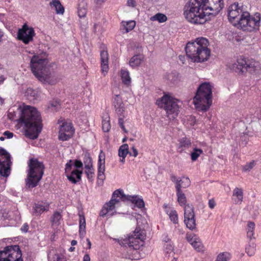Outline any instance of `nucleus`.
<instances>
[{"mask_svg":"<svg viewBox=\"0 0 261 261\" xmlns=\"http://www.w3.org/2000/svg\"><path fill=\"white\" fill-rule=\"evenodd\" d=\"M20 121L25 127V135L31 139H36L42 130L40 113L33 107L24 106L19 108Z\"/></svg>","mask_w":261,"mask_h":261,"instance_id":"obj_1","label":"nucleus"},{"mask_svg":"<svg viewBox=\"0 0 261 261\" xmlns=\"http://www.w3.org/2000/svg\"><path fill=\"white\" fill-rule=\"evenodd\" d=\"M209 45V41L206 38H197L194 41L187 43L185 47L186 55L194 63L206 61L211 54Z\"/></svg>","mask_w":261,"mask_h":261,"instance_id":"obj_2","label":"nucleus"},{"mask_svg":"<svg viewBox=\"0 0 261 261\" xmlns=\"http://www.w3.org/2000/svg\"><path fill=\"white\" fill-rule=\"evenodd\" d=\"M46 54L43 53L41 55H34L31 60V70L36 78L43 83L54 84L52 72L47 65L48 60Z\"/></svg>","mask_w":261,"mask_h":261,"instance_id":"obj_3","label":"nucleus"},{"mask_svg":"<svg viewBox=\"0 0 261 261\" xmlns=\"http://www.w3.org/2000/svg\"><path fill=\"white\" fill-rule=\"evenodd\" d=\"M183 15L189 22L194 24H202L207 20L202 0H189L184 7Z\"/></svg>","mask_w":261,"mask_h":261,"instance_id":"obj_4","label":"nucleus"},{"mask_svg":"<svg viewBox=\"0 0 261 261\" xmlns=\"http://www.w3.org/2000/svg\"><path fill=\"white\" fill-rule=\"evenodd\" d=\"M212 86L208 83H204L197 89L193 103L197 109L206 111L212 104Z\"/></svg>","mask_w":261,"mask_h":261,"instance_id":"obj_5","label":"nucleus"},{"mask_svg":"<svg viewBox=\"0 0 261 261\" xmlns=\"http://www.w3.org/2000/svg\"><path fill=\"white\" fill-rule=\"evenodd\" d=\"M29 170L26 181L27 185L30 188L35 187L41 180L44 173V166L38 159L32 158L28 163Z\"/></svg>","mask_w":261,"mask_h":261,"instance_id":"obj_6","label":"nucleus"},{"mask_svg":"<svg viewBox=\"0 0 261 261\" xmlns=\"http://www.w3.org/2000/svg\"><path fill=\"white\" fill-rule=\"evenodd\" d=\"M176 194L178 203L181 206L185 205L184 208V222L188 228L193 230L196 228L194 208L189 204L186 205L187 198L185 194L181 190L179 189V186H177Z\"/></svg>","mask_w":261,"mask_h":261,"instance_id":"obj_7","label":"nucleus"},{"mask_svg":"<svg viewBox=\"0 0 261 261\" xmlns=\"http://www.w3.org/2000/svg\"><path fill=\"white\" fill-rule=\"evenodd\" d=\"M261 14L255 13L250 16V13L246 11L242 14L238 20V27L245 31L252 32L259 30L260 25Z\"/></svg>","mask_w":261,"mask_h":261,"instance_id":"obj_8","label":"nucleus"},{"mask_svg":"<svg viewBox=\"0 0 261 261\" xmlns=\"http://www.w3.org/2000/svg\"><path fill=\"white\" fill-rule=\"evenodd\" d=\"M156 102L160 107L166 111L167 116L169 119L173 120L177 116L179 112V101L177 99L165 95L160 100H157Z\"/></svg>","mask_w":261,"mask_h":261,"instance_id":"obj_9","label":"nucleus"},{"mask_svg":"<svg viewBox=\"0 0 261 261\" xmlns=\"http://www.w3.org/2000/svg\"><path fill=\"white\" fill-rule=\"evenodd\" d=\"M127 195L124 194L122 190H115L112 194L111 199L103 205L100 211V215L104 217L109 215L110 212L115 210L116 205L120 202V200L124 201H126L125 197Z\"/></svg>","mask_w":261,"mask_h":261,"instance_id":"obj_10","label":"nucleus"},{"mask_svg":"<svg viewBox=\"0 0 261 261\" xmlns=\"http://www.w3.org/2000/svg\"><path fill=\"white\" fill-rule=\"evenodd\" d=\"M258 63L254 61L247 60L242 57L238 58L236 62L232 65V69L239 73H243L247 71L252 73L255 71Z\"/></svg>","mask_w":261,"mask_h":261,"instance_id":"obj_11","label":"nucleus"},{"mask_svg":"<svg viewBox=\"0 0 261 261\" xmlns=\"http://www.w3.org/2000/svg\"><path fill=\"white\" fill-rule=\"evenodd\" d=\"M145 239V236L138 229H136L133 233L130 234L127 238L124 239H115L118 240V243L121 246L127 245L129 247H133L134 249H139L140 245H142L143 241Z\"/></svg>","mask_w":261,"mask_h":261,"instance_id":"obj_12","label":"nucleus"},{"mask_svg":"<svg viewBox=\"0 0 261 261\" xmlns=\"http://www.w3.org/2000/svg\"><path fill=\"white\" fill-rule=\"evenodd\" d=\"M18 245L8 246L0 251V261H23Z\"/></svg>","mask_w":261,"mask_h":261,"instance_id":"obj_13","label":"nucleus"},{"mask_svg":"<svg viewBox=\"0 0 261 261\" xmlns=\"http://www.w3.org/2000/svg\"><path fill=\"white\" fill-rule=\"evenodd\" d=\"M203 2L204 11L206 15L215 16L223 7V0H202Z\"/></svg>","mask_w":261,"mask_h":261,"instance_id":"obj_14","label":"nucleus"},{"mask_svg":"<svg viewBox=\"0 0 261 261\" xmlns=\"http://www.w3.org/2000/svg\"><path fill=\"white\" fill-rule=\"evenodd\" d=\"M10 155L3 149H0V174L7 177L10 173Z\"/></svg>","mask_w":261,"mask_h":261,"instance_id":"obj_15","label":"nucleus"},{"mask_svg":"<svg viewBox=\"0 0 261 261\" xmlns=\"http://www.w3.org/2000/svg\"><path fill=\"white\" fill-rule=\"evenodd\" d=\"M35 35L34 29L29 27L27 24H24L21 29H19L17 33V39L25 44H29L33 40V37Z\"/></svg>","mask_w":261,"mask_h":261,"instance_id":"obj_16","label":"nucleus"},{"mask_svg":"<svg viewBox=\"0 0 261 261\" xmlns=\"http://www.w3.org/2000/svg\"><path fill=\"white\" fill-rule=\"evenodd\" d=\"M74 133V129L72 124L69 123L64 122L60 126L59 132V139L62 141H66L70 138Z\"/></svg>","mask_w":261,"mask_h":261,"instance_id":"obj_17","label":"nucleus"},{"mask_svg":"<svg viewBox=\"0 0 261 261\" xmlns=\"http://www.w3.org/2000/svg\"><path fill=\"white\" fill-rule=\"evenodd\" d=\"M245 11L242 8L239 7L238 4H233L229 6L228 8V16L230 21L238 22L239 17L242 16Z\"/></svg>","mask_w":261,"mask_h":261,"instance_id":"obj_18","label":"nucleus"},{"mask_svg":"<svg viewBox=\"0 0 261 261\" xmlns=\"http://www.w3.org/2000/svg\"><path fill=\"white\" fill-rule=\"evenodd\" d=\"M105 171V155L102 151H101L98 157L97 178L98 180H101L102 182L106 178Z\"/></svg>","mask_w":261,"mask_h":261,"instance_id":"obj_19","label":"nucleus"},{"mask_svg":"<svg viewBox=\"0 0 261 261\" xmlns=\"http://www.w3.org/2000/svg\"><path fill=\"white\" fill-rule=\"evenodd\" d=\"M49 210V204L43 202H38L34 204L33 207V214L36 216H39L44 212Z\"/></svg>","mask_w":261,"mask_h":261,"instance_id":"obj_20","label":"nucleus"},{"mask_svg":"<svg viewBox=\"0 0 261 261\" xmlns=\"http://www.w3.org/2000/svg\"><path fill=\"white\" fill-rule=\"evenodd\" d=\"M244 197L243 190L242 188L236 187L232 191V198L235 204L242 203Z\"/></svg>","mask_w":261,"mask_h":261,"instance_id":"obj_21","label":"nucleus"},{"mask_svg":"<svg viewBox=\"0 0 261 261\" xmlns=\"http://www.w3.org/2000/svg\"><path fill=\"white\" fill-rule=\"evenodd\" d=\"M164 241L165 242L164 245V250L165 255L168 256H173L174 253V246L171 241V240L168 238L167 236L164 239Z\"/></svg>","mask_w":261,"mask_h":261,"instance_id":"obj_22","label":"nucleus"},{"mask_svg":"<svg viewBox=\"0 0 261 261\" xmlns=\"http://www.w3.org/2000/svg\"><path fill=\"white\" fill-rule=\"evenodd\" d=\"M108 53L106 50H102L100 53L101 67V71L104 75L108 70Z\"/></svg>","mask_w":261,"mask_h":261,"instance_id":"obj_23","label":"nucleus"},{"mask_svg":"<svg viewBox=\"0 0 261 261\" xmlns=\"http://www.w3.org/2000/svg\"><path fill=\"white\" fill-rule=\"evenodd\" d=\"M83 172L78 169H74L70 174H67L68 179L72 184H75L81 179V175Z\"/></svg>","mask_w":261,"mask_h":261,"instance_id":"obj_24","label":"nucleus"},{"mask_svg":"<svg viewBox=\"0 0 261 261\" xmlns=\"http://www.w3.org/2000/svg\"><path fill=\"white\" fill-rule=\"evenodd\" d=\"M191 146V140L186 138H182L179 140L177 150L179 153H182L184 151L189 148Z\"/></svg>","mask_w":261,"mask_h":261,"instance_id":"obj_25","label":"nucleus"},{"mask_svg":"<svg viewBox=\"0 0 261 261\" xmlns=\"http://www.w3.org/2000/svg\"><path fill=\"white\" fill-rule=\"evenodd\" d=\"M144 59V55L138 54L134 55L129 61V65L131 67L135 68L141 65Z\"/></svg>","mask_w":261,"mask_h":261,"instance_id":"obj_26","label":"nucleus"},{"mask_svg":"<svg viewBox=\"0 0 261 261\" xmlns=\"http://www.w3.org/2000/svg\"><path fill=\"white\" fill-rule=\"evenodd\" d=\"M128 153V146L127 144H124L120 146L118 150V155L121 163L125 162V157Z\"/></svg>","mask_w":261,"mask_h":261,"instance_id":"obj_27","label":"nucleus"},{"mask_svg":"<svg viewBox=\"0 0 261 261\" xmlns=\"http://www.w3.org/2000/svg\"><path fill=\"white\" fill-rule=\"evenodd\" d=\"M89 162L87 164L85 163V173L87 175L88 178L92 181L94 176V169L92 166V164L90 159H88Z\"/></svg>","mask_w":261,"mask_h":261,"instance_id":"obj_28","label":"nucleus"},{"mask_svg":"<svg viewBox=\"0 0 261 261\" xmlns=\"http://www.w3.org/2000/svg\"><path fill=\"white\" fill-rule=\"evenodd\" d=\"M79 234L81 238H83L86 234V220L85 216L79 215Z\"/></svg>","mask_w":261,"mask_h":261,"instance_id":"obj_29","label":"nucleus"},{"mask_svg":"<svg viewBox=\"0 0 261 261\" xmlns=\"http://www.w3.org/2000/svg\"><path fill=\"white\" fill-rule=\"evenodd\" d=\"M165 78L169 83L172 84H177L180 80L179 74L177 72H172L167 74Z\"/></svg>","mask_w":261,"mask_h":261,"instance_id":"obj_30","label":"nucleus"},{"mask_svg":"<svg viewBox=\"0 0 261 261\" xmlns=\"http://www.w3.org/2000/svg\"><path fill=\"white\" fill-rule=\"evenodd\" d=\"M25 96L29 100L34 101L39 99V93L35 90L28 88L25 92Z\"/></svg>","mask_w":261,"mask_h":261,"instance_id":"obj_31","label":"nucleus"},{"mask_svg":"<svg viewBox=\"0 0 261 261\" xmlns=\"http://www.w3.org/2000/svg\"><path fill=\"white\" fill-rule=\"evenodd\" d=\"M50 6L52 8L55 9L57 14H63L64 13V8L59 0H51Z\"/></svg>","mask_w":261,"mask_h":261,"instance_id":"obj_32","label":"nucleus"},{"mask_svg":"<svg viewBox=\"0 0 261 261\" xmlns=\"http://www.w3.org/2000/svg\"><path fill=\"white\" fill-rule=\"evenodd\" d=\"M121 77L122 83L126 86L130 85L131 83V78L129 73L127 70L124 69L121 70Z\"/></svg>","mask_w":261,"mask_h":261,"instance_id":"obj_33","label":"nucleus"},{"mask_svg":"<svg viewBox=\"0 0 261 261\" xmlns=\"http://www.w3.org/2000/svg\"><path fill=\"white\" fill-rule=\"evenodd\" d=\"M151 21H158L160 23H163L167 20V17L164 14L158 13L150 17Z\"/></svg>","mask_w":261,"mask_h":261,"instance_id":"obj_34","label":"nucleus"},{"mask_svg":"<svg viewBox=\"0 0 261 261\" xmlns=\"http://www.w3.org/2000/svg\"><path fill=\"white\" fill-rule=\"evenodd\" d=\"M190 185V180L188 177H182L179 180L178 184L175 185L176 190H177V186H179V189L181 188H186Z\"/></svg>","mask_w":261,"mask_h":261,"instance_id":"obj_35","label":"nucleus"},{"mask_svg":"<svg viewBox=\"0 0 261 261\" xmlns=\"http://www.w3.org/2000/svg\"><path fill=\"white\" fill-rule=\"evenodd\" d=\"M62 215L59 212H55L51 219V221L53 225L58 226L60 224V220L62 219Z\"/></svg>","mask_w":261,"mask_h":261,"instance_id":"obj_36","label":"nucleus"},{"mask_svg":"<svg viewBox=\"0 0 261 261\" xmlns=\"http://www.w3.org/2000/svg\"><path fill=\"white\" fill-rule=\"evenodd\" d=\"M203 151L202 149L195 147L193 148V151L191 153V158L192 161H195L199 157V156L203 154Z\"/></svg>","mask_w":261,"mask_h":261,"instance_id":"obj_37","label":"nucleus"},{"mask_svg":"<svg viewBox=\"0 0 261 261\" xmlns=\"http://www.w3.org/2000/svg\"><path fill=\"white\" fill-rule=\"evenodd\" d=\"M254 228V223L251 221L248 222L247 228V235L250 239L253 238Z\"/></svg>","mask_w":261,"mask_h":261,"instance_id":"obj_38","label":"nucleus"},{"mask_svg":"<svg viewBox=\"0 0 261 261\" xmlns=\"http://www.w3.org/2000/svg\"><path fill=\"white\" fill-rule=\"evenodd\" d=\"M191 245L195 248V249L198 251H201L203 250V246L201 242V240L198 238H195Z\"/></svg>","mask_w":261,"mask_h":261,"instance_id":"obj_39","label":"nucleus"},{"mask_svg":"<svg viewBox=\"0 0 261 261\" xmlns=\"http://www.w3.org/2000/svg\"><path fill=\"white\" fill-rule=\"evenodd\" d=\"M124 29L125 30V33H128L130 31H132L136 25V22L132 20L126 22H122Z\"/></svg>","mask_w":261,"mask_h":261,"instance_id":"obj_40","label":"nucleus"},{"mask_svg":"<svg viewBox=\"0 0 261 261\" xmlns=\"http://www.w3.org/2000/svg\"><path fill=\"white\" fill-rule=\"evenodd\" d=\"M47 107V109L51 111H56L60 108V105L59 101L52 100L49 101Z\"/></svg>","mask_w":261,"mask_h":261,"instance_id":"obj_41","label":"nucleus"},{"mask_svg":"<svg viewBox=\"0 0 261 261\" xmlns=\"http://www.w3.org/2000/svg\"><path fill=\"white\" fill-rule=\"evenodd\" d=\"M167 214H168L171 221H172L173 223H178V215L175 210H171L170 212H167Z\"/></svg>","mask_w":261,"mask_h":261,"instance_id":"obj_42","label":"nucleus"},{"mask_svg":"<svg viewBox=\"0 0 261 261\" xmlns=\"http://www.w3.org/2000/svg\"><path fill=\"white\" fill-rule=\"evenodd\" d=\"M230 254L227 252L220 253L216 261H228L230 258Z\"/></svg>","mask_w":261,"mask_h":261,"instance_id":"obj_43","label":"nucleus"},{"mask_svg":"<svg viewBox=\"0 0 261 261\" xmlns=\"http://www.w3.org/2000/svg\"><path fill=\"white\" fill-rule=\"evenodd\" d=\"M102 128L105 132H108L111 128V124L109 118L103 119L102 122Z\"/></svg>","mask_w":261,"mask_h":261,"instance_id":"obj_44","label":"nucleus"},{"mask_svg":"<svg viewBox=\"0 0 261 261\" xmlns=\"http://www.w3.org/2000/svg\"><path fill=\"white\" fill-rule=\"evenodd\" d=\"M73 166V161L70 160L65 165V173L66 174V175L67 174H70L71 172L73 171L72 170V166Z\"/></svg>","mask_w":261,"mask_h":261,"instance_id":"obj_45","label":"nucleus"},{"mask_svg":"<svg viewBox=\"0 0 261 261\" xmlns=\"http://www.w3.org/2000/svg\"><path fill=\"white\" fill-rule=\"evenodd\" d=\"M256 247L254 244H252L251 245H249L246 248V251L249 256H252L255 254L256 251Z\"/></svg>","mask_w":261,"mask_h":261,"instance_id":"obj_46","label":"nucleus"},{"mask_svg":"<svg viewBox=\"0 0 261 261\" xmlns=\"http://www.w3.org/2000/svg\"><path fill=\"white\" fill-rule=\"evenodd\" d=\"M114 108L115 109V111L118 115L120 116L123 115V112L124 111V106L123 103H122L121 105L116 106Z\"/></svg>","mask_w":261,"mask_h":261,"instance_id":"obj_47","label":"nucleus"},{"mask_svg":"<svg viewBox=\"0 0 261 261\" xmlns=\"http://www.w3.org/2000/svg\"><path fill=\"white\" fill-rule=\"evenodd\" d=\"M125 197L126 201H130L132 203L135 205L139 197L138 195L132 196L127 195Z\"/></svg>","mask_w":261,"mask_h":261,"instance_id":"obj_48","label":"nucleus"},{"mask_svg":"<svg viewBox=\"0 0 261 261\" xmlns=\"http://www.w3.org/2000/svg\"><path fill=\"white\" fill-rule=\"evenodd\" d=\"M77 13L80 17H84L87 14V9L84 7V6H83L82 7L79 6Z\"/></svg>","mask_w":261,"mask_h":261,"instance_id":"obj_49","label":"nucleus"},{"mask_svg":"<svg viewBox=\"0 0 261 261\" xmlns=\"http://www.w3.org/2000/svg\"><path fill=\"white\" fill-rule=\"evenodd\" d=\"M123 102L121 97L119 95H116L113 100V105L115 107L119 105H121Z\"/></svg>","mask_w":261,"mask_h":261,"instance_id":"obj_50","label":"nucleus"},{"mask_svg":"<svg viewBox=\"0 0 261 261\" xmlns=\"http://www.w3.org/2000/svg\"><path fill=\"white\" fill-rule=\"evenodd\" d=\"M255 165V162L254 161H251V162L246 164L243 167V170L244 171H250L251 169L253 168V167Z\"/></svg>","mask_w":261,"mask_h":261,"instance_id":"obj_51","label":"nucleus"},{"mask_svg":"<svg viewBox=\"0 0 261 261\" xmlns=\"http://www.w3.org/2000/svg\"><path fill=\"white\" fill-rule=\"evenodd\" d=\"M144 205L145 204L143 199L139 197L136 202V204H135V206L138 208H141L143 207L144 206Z\"/></svg>","mask_w":261,"mask_h":261,"instance_id":"obj_52","label":"nucleus"},{"mask_svg":"<svg viewBox=\"0 0 261 261\" xmlns=\"http://www.w3.org/2000/svg\"><path fill=\"white\" fill-rule=\"evenodd\" d=\"M83 163L80 160H75L73 161V166L76 168L75 169L80 170V168L83 167Z\"/></svg>","mask_w":261,"mask_h":261,"instance_id":"obj_53","label":"nucleus"},{"mask_svg":"<svg viewBox=\"0 0 261 261\" xmlns=\"http://www.w3.org/2000/svg\"><path fill=\"white\" fill-rule=\"evenodd\" d=\"M195 238H197V236L193 234H187L186 238L187 241L191 244Z\"/></svg>","mask_w":261,"mask_h":261,"instance_id":"obj_54","label":"nucleus"},{"mask_svg":"<svg viewBox=\"0 0 261 261\" xmlns=\"http://www.w3.org/2000/svg\"><path fill=\"white\" fill-rule=\"evenodd\" d=\"M54 261H66L64 257H61L59 254H55L54 256Z\"/></svg>","mask_w":261,"mask_h":261,"instance_id":"obj_55","label":"nucleus"},{"mask_svg":"<svg viewBox=\"0 0 261 261\" xmlns=\"http://www.w3.org/2000/svg\"><path fill=\"white\" fill-rule=\"evenodd\" d=\"M118 123L120 125L121 128L123 129V130L125 133H127V130L125 128V126L123 124V119L122 118H119L118 120Z\"/></svg>","mask_w":261,"mask_h":261,"instance_id":"obj_56","label":"nucleus"},{"mask_svg":"<svg viewBox=\"0 0 261 261\" xmlns=\"http://www.w3.org/2000/svg\"><path fill=\"white\" fill-rule=\"evenodd\" d=\"M216 205L215 201L214 199H212L208 201V206L210 208L213 209Z\"/></svg>","mask_w":261,"mask_h":261,"instance_id":"obj_57","label":"nucleus"},{"mask_svg":"<svg viewBox=\"0 0 261 261\" xmlns=\"http://www.w3.org/2000/svg\"><path fill=\"white\" fill-rule=\"evenodd\" d=\"M4 135L8 139L11 138L13 136V134L9 131H6L4 133Z\"/></svg>","mask_w":261,"mask_h":261,"instance_id":"obj_58","label":"nucleus"},{"mask_svg":"<svg viewBox=\"0 0 261 261\" xmlns=\"http://www.w3.org/2000/svg\"><path fill=\"white\" fill-rule=\"evenodd\" d=\"M132 149L133 150V154H132L131 153H129L130 155H132L134 157H136L138 154V152L137 149L134 146H133L132 147Z\"/></svg>","mask_w":261,"mask_h":261,"instance_id":"obj_59","label":"nucleus"},{"mask_svg":"<svg viewBox=\"0 0 261 261\" xmlns=\"http://www.w3.org/2000/svg\"><path fill=\"white\" fill-rule=\"evenodd\" d=\"M171 180L175 184V185L178 184L179 180L177 178L176 176L173 174L171 175Z\"/></svg>","mask_w":261,"mask_h":261,"instance_id":"obj_60","label":"nucleus"},{"mask_svg":"<svg viewBox=\"0 0 261 261\" xmlns=\"http://www.w3.org/2000/svg\"><path fill=\"white\" fill-rule=\"evenodd\" d=\"M21 230L25 232H27L29 230V225L27 223H24L22 225Z\"/></svg>","mask_w":261,"mask_h":261,"instance_id":"obj_61","label":"nucleus"},{"mask_svg":"<svg viewBox=\"0 0 261 261\" xmlns=\"http://www.w3.org/2000/svg\"><path fill=\"white\" fill-rule=\"evenodd\" d=\"M127 4L128 6H131L132 7H135L136 6V2L134 0H128Z\"/></svg>","mask_w":261,"mask_h":261,"instance_id":"obj_62","label":"nucleus"},{"mask_svg":"<svg viewBox=\"0 0 261 261\" xmlns=\"http://www.w3.org/2000/svg\"><path fill=\"white\" fill-rule=\"evenodd\" d=\"M83 261H90V257L89 254H86L84 256Z\"/></svg>","mask_w":261,"mask_h":261,"instance_id":"obj_63","label":"nucleus"},{"mask_svg":"<svg viewBox=\"0 0 261 261\" xmlns=\"http://www.w3.org/2000/svg\"><path fill=\"white\" fill-rule=\"evenodd\" d=\"M4 36V33L0 29V43L3 41Z\"/></svg>","mask_w":261,"mask_h":261,"instance_id":"obj_64","label":"nucleus"}]
</instances>
